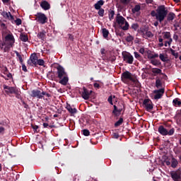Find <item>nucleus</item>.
Wrapping results in <instances>:
<instances>
[{
  "label": "nucleus",
  "mask_w": 181,
  "mask_h": 181,
  "mask_svg": "<svg viewBox=\"0 0 181 181\" xmlns=\"http://www.w3.org/2000/svg\"><path fill=\"white\" fill-rule=\"evenodd\" d=\"M168 13H169L168 8L165 6V5H160L157 7L156 11H152L151 15L156 18L158 22L162 23V22L165 21L166 16H168Z\"/></svg>",
  "instance_id": "1"
},
{
  "label": "nucleus",
  "mask_w": 181,
  "mask_h": 181,
  "mask_svg": "<svg viewBox=\"0 0 181 181\" xmlns=\"http://www.w3.org/2000/svg\"><path fill=\"white\" fill-rule=\"evenodd\" d=\"M57 77L59 78V84H62V86H67V83H69V75L64 70V68H63L62 66H59L57 68Z\"/></svg>",
  "instance_id": "2"
},
{
  "label": "nucleus",
  "mask_w": 181,
  "mask_h": 181,
  "mask_svg": "<svg viewBox=\"0 0 181 181\" xmlns=\"http://www.w3.org/2000/svg\"><path fill=\"white\" fill-rule=\"evenodd\" d=\"M116 22L119 25V26L124 25V26L121 27L122 30H128V29H129V23L127 21L125 18L119 15V13L116 16Z\"/></svg>",
  "instance_id": "3"
},
{
  "label": "nucleus",
  "mask_w": 181,
  "mask_h": 181,
  "mask_svg": "<svg viewBox=\"0 0 181 181\" xmlns=\"http://www.w3.org/2000/svg\"><path fill=\"white\" fill-rule=\"evenodd\" d=\"M35 21L37 22H39V23H41V25H45V23H47V16H46V14L43 13H37V14L35 15Z\"/></svg>",
  "instance_id": "4"
},
{
  "label": "nucleus",
  "mask_w": 181,
  "mask_h": 181,
  "mask_svg": "<svg viewBox=\"0 0 181 181\" xmlns=\"http://www.w3.org/2000/svg\"><path fill=\"white\" fill-rule=\"evenodd\" d=\"M123 57V62H125L127 64H132L134 63V56L128 52H123L122 53Z\"/></svg>",
  "instance_id": "5"
},
{
  "label": "nucleus",
  "mask_w": 181,
  "mask_h": 181,
  "mask_svg": "<svg viewBox=\"0 0 181 181\" xmlns=\"http://www.w3.org/2000/svg\"><path fill=\"white\" fill-rule=\"evenodd\" d=\"M121 78L122 81H127V80H129V81H132L133 83H135V78H134V75L128 71H126L122 74Z\"/></svg>",
  "instance_id": "6"
},
{
  "label": "nucleus",
  "mask_w": 181,
  "mask_h": 181,
  "mask_svg": "<svg viewBox=\"0 0 181 181\" xmlns=\"http://www.w3.org/2000/svg\"><path fill=\"white\" fill-rule=\"evenodd\" d=\"M149 69H151V73H153L152 76H163V78L166 80L168 78V76L162 72V69L159 68H152V66H149Z\"/></svg>",
  "instance_id": "7"
},
{
  "label": "nucleus",
  "mask_w": 181,
  "mask_h": 181,
  "mask_svg": "<svg viewBox=\"0 0 181 181\" xmlns=\"http://www.w3.org/2000/svg\"><path fill=\"white\" fill-rule=\"evenodd\" d=\"M4 42H6V45H9V46H14L15 37H13V34H12V33L7 34L4 37Z\"/></svg>",
  "instance_id": "8"
},
{
  "label": "nucleus",
  "mask_w": 181,
  "mask_h": 181,
  "mask_svg": "<svg viewBox=\"0 0 181 181\" xmlns=\"http://www.w3.org/2000/svg\"><path fill=\"white\" fill-rule=\"evenodd\" d=\"M143 107L148 111V112L153 110V103L151 99H144L143 102Z\"/></svg>",
  "instance_id": "9"
},
{
  "label": "nucleus",
  "mask_w": 181,
  "mask_h": 181,
  "mask_svg": "<svg viewBox=\"0 0 181 181\" xmlns=\"http://www.w3.org/2000/svg\"><path fill=\"white\" fill-rule=\"evenodd\" d=\"M79 93L81 94V97L83 100H88L93 90H88L86 87H83L82 90H80Z\"/></svg>",
  "instance_id": "10"
},
{
  "label": "nucleus",
  "mask_w": 181,
  "mask_h": 181,
  "mask_svg": "<svg viewBox=\"0 0 181 181\" xmlns=\"http://www.w3.org/2000/svg\"><path fill=\"white\" fill-rule=\"evenodd\" d=\"M28 64L29 66H37V55L36 53H33L30 55V59L28 60Z\"/></svg>",
  "instance_id": "11"
},
{
  "label": "nucleus",
  "mask_w": 181,
  "mask_h": 181,
  "mask_svg": "<svg viewBox=\"0 0 181 181\" xmlns=\"http://www.w3.org/2000/svg\"><path fill=\"white\" fill-rule=\"evenodd\" d=\"M154 100H160L162 97H163V94H165V88H162L158 90H153Z\"/></svg>",
  "instance_id": "12"
},
{
  "label": "nucleus",
  "mask_w": 181,
  "mask_h": 181,
  "mask_svg": "<svg viewBox=\"0 0 181 181\" xmlns=\"http://www.w3.org/2000/svg\"><path fill=\"white\" fill-rule=\"evenodd\" d=\"M30 97H33V98H38L39 100H42V95H40V90L35 89L31 90L30 93Z\"/></svg>",
  "instance_id": "13"
},
{
  "label": "nucleus",
  "mask_w": 181,
  "mask_h": 181,
  "mask_svg": "<svg viewBox=\"0 0 181 181\" xmlns=\"http://www.w3.org/2000/svg\"><path fill=\"white\" fill-rule=\"evenodd\" d=\"M1 16H3L4 19H8V21H11L12 23H13L15 18H13V16H12L11 12L3 11L1 13Z\"/></svg>",
  "instance_id": "14"
},
{
  "label": "nucleus",
  "mask_w": 181,
  "mask_h": 181,
  "mask_svg": "<svg viewBox=\"0 0 181 181\" xmlns=\"http://www.w3.org/2000/svg\"><path fill=\"white\" fill-rule=\"evenodd\" d=\"M3 87L5 90V93H6L7 94H15V92L17 90L15 87H10L6 85H4Z\"/></svg>",
  "instance_id": "15"
},
{
  "label": "nucleus",
  "mask_w": 181,
  "mask_h": 181,
  "mask_svg": "<svg viewBox=\"0 0 181 181\" xmlns=\"http://www.w3.org/2000/svg\"><path fill=\"white\" fill-rule=\"evenodd\" d=\"M40 5L44 11H49V9H50V4H49V2L47 1H41Z\"/></svg>",
  "instance_id": "16"
},
{
  "label": "nucleus",
  "mask_w": 181,
  "mask_h": 181,
  "mask_svg": "<svg viewBox=\"0 0 181 181\" xmlns=\"http://www.w3.org/2000/svg\"><path fill=\"white\" fill-rule=\"evenodd\" d=\"M37 37L42 40V42H45V40H46V31L43 30L41 32H38Z\"/></svg>",
  "instance_id": "17"
},
{
  "label": "nucleus",
  "mask_w": 181,
  "mask_h": 181,
  "mask_svg": "<svg viewBox=\"0 0 181 181\" xmlns=\"http://www.w3.org/2000/svg\"><path fill=\"white\" fill-rule=\"evenodd\" d=\"M170 176L174 181H179V179H180V174H179L177 171H172Z\"/></svg>",
  "instance_id": "18"
},
{
  "label": "nucleus",
  "mask_w": 181,
  "mask_h": 181,
  "mask_svg": "<svg viewBox=\"0 0 181 181\" xmlns=\"http://www.w3.org/2000/svg\"><path fill=\"white\" fill-rule=\"evenodd\" d=\"M140 32H141L143 37H145V36H146L147 37H152L153 36V33H152V32L146 31V30H145V29L141 30ZM145 32H146V33H145Z\"/></svg>",
  "instance_id": "19"
},
{
  "label": "nucleus",
  "mask_w": 181,
  "mask_h": 181,
  "mask_svg": "<svg viewBox=\"0 0 181 181\" xmlns=\"http://www.w3.org/2000/svg\"><path fill=\"white\" fill-rule=\"evenodd\" d=\"M166 18L167 21L169 22V23H170V22H173V19L176 18V14H175V13L173 12H170L169 13H168Z\"/></svg>",
  "instance_id": "20"
},
{
  "label": "nucleus",
  "mask_w": 181,
  "mask_h": 181,
  "mask_svg": "<svg viewBox=\"0 0 181 181\" xmlns=\"http://www.w3.org/2000/svg\"><path fill=\"white\" fill-rule=\"evenodd\" d=\"M158 132L159 134H160V135H163V136H166V135H168V129H166L163 125H160L158 127Z\"/></svg>",
  "instance_id": "21"
},
{
  "label": "nucleus",
  "mask_w": 181,
  "mask_h": 181,
  "mask_svg": "<svg viewBox=\"0 0 181 181\" xmlns=\"http://www.w3.org/2000/svg\"><path fill=\"white\" fill-rule=\"evenodd\" d=\"M66 108L70 114H77V109L76 107L73 108L71 105L67 104Z\"/></svg>",
  "instance_id": "22"
},
{
  "label": "nucleus",
  "mask_w": 181,
  "mask_h": 181,
  "mask_svg": "<svg viewBox=\"0 0 181 181\" xmlns=\"http://www.w3.org/2000/svg\"><path fill=\"white\" fill-rule=\"evenodd\" d=\"M173 105L174 107H181V100L179 98H176L173 100Z\"/></svg>",
  "instance_id": "23"
},
{
  "label": "nucleus",
  "mask_w": 181,
  "mask_h": 181,
  "mask_svg": "<svg viewBox=\"0 0 181 181\" xmlns=\"http://www.w3.org/2000/svg\"><path fill=\"white\" fill-rule=\"evenodd\" d=\"M162 81L160 80V78L159 76H157L156 78V88H162Z\"/></svg>",
  "instance_id": "24"
},
{
  "label": "nucleus",
  "mask_w": 181,
  "mask_h": 181,
  "mask_svg": "<svg viewBox=\"0 0 181 181\" xmlns=\"http://www.w3.org/2000/svg\"><path fill=\"white\" fill-rule=\"evenodd\" d=\"M179 165V161L175 158H172L171 159V168H173V169L177 168V165Z\"/></svg>",
  "instance_id": "25"
},
{
  "label": "nucleus",
  "mask_w": 181,
  "mask_h": 181,
  "mask_svg": "<svg viewBox=\"0 0 181 181\" xmlns=\"http://www.w3.org/2000/svg\"><path fill=\"white\" fill-rule=\"evenodd\" d=\"M103 5H104V1H98L94 5L95 9H96V11H98L99 9H101V6H103Z\"/></svg>",
  "instance_id": "26"
},
{
  "label": "nucleus",
  "mask_w": 181,
  "mask_h": 181,
  "mask_svg": "<svg viewBox=\"0 0 181 181\" xmlns=\"http://www.w3.org/2000/svg\"><path fill=\"white\" fill-rule=\"evenodd\" d=\"M159 57L160 60H161V62H163L164 63H168V62H170V59H169L168 57H165L163 54H160Z\"/></svg>",
  "instance_id": "27"
},
{
  "label": "nucleus",
  "mask_w": 181,
  "mask_h": 181,
  "mask_svg": "<svg viewBox=\"0 0 181 181\" xmlns=\"http://www.w3.org/2000/svg\"><path fill=\"white\" fill-rule=\"evenodd\" d=\"M20 40L21 42H28V40H29V37L26 34L21 33L20 35Z\"/></svg>",
  "instance_id": "28"
},
{
  "label": "nucleus",
  "mask_w": 181,
  "mask_h": 181,
  "mask_svg": "<svg viewBox=\"0 0 181 181\" xmlns=\"http://www.w3.org/2000/svg\"><path fill=\"white\" fill-rule=\"evenodd\" d=\"M148 59H149V60H153V59H156L158 57H159V54H152V53H148L147 55Z\"/></svg>",
  "instance_id": "29"
},
{
  "label": "nucleus",
  "mask_w": 181,
  "mask_h": 181,
  "mask_svg": "<svg viewBox=\"0 0 181 181\" xmlns=\"http://www.w3.org/2000/svg\"><path fill=\"white\" fill-rule=\"evenodd\" d=\"M102 33H103V37L105 39H107V37H108V35H110V31H108V30H107V28H103Z\"/></svg>",
  "instance_id": "30"
},
{
  "label": "nucleus",
  "mask_w": 181,
  "mask_h": 181,
  "mask_svg": "<svg viewBox=\"0 0 181 181\" xmlns=\"http://www.w3.org/2000/svg\"><path fill=\"white\" fill-rule=\"evenodd\" d=\"M122 122H124V118L119 117V120L115 123V128H117V127H120V125H122Z\"/></svg>",
  "instance_id": "31"
},
{
  "label": "nucleus",
  "mask_w": 181,
  "mask_h": 181,
  "mask_svg": "<svg viewBox=\"0 0 181 181\" xmlns=\"http://www.w3.org/2000/svg\"><path fill=\"white\" fill-rule=\"evenodd\" d=\"M170 53H171V54L174 56L175 59H177V57H179V53H177V52L175 51L172 48L170 49Z\"/></svg>",
  "instance_id": "32"
},
{
  "label": "nucleus",
  "mask_w": 181,
  "mask_h": 181,
  "mask_svg": "<svg viewBox=\"0 0 181 181\" xmlns=\"http://www.w3.org/2000/svg\"><path fill=\"white\" fill-rule=\"evenodd\" d=\"M139 11H141V6L139 5H136L134 8L132 9L133 13H136V12H139Z\"/></svg>",
  "instance_id": "33"
},
{
  "label": "nucleus",
  "mask_w": 181,
  "mask_h": 181,
  "mask_svg": "<svg viewBox=\"0 0 181 181\" xmlns=\"http://www.w3.org/2000/svg\"><path fill=\"white\" fill-rule=\"evenodd\" d=\"M14 53H16L21 64H22L23 63V59L22 58V55H21V54H19V52L18 51H14Z\"/></svg>",
  "instance_id": "34"
},
{
  "label": "nucleus",
  "mask_w": 181,
  "mask_h": 181,
  "mask_svg": "<svg viewBox=\"0 0 181 181\" xmlns=\"http://www.w3.org/2000/svg\"><path fill=\"white\" fill-rule=\"evenodd\" d=\"M11 47H13V45H9V44H6V46L4 48V53L9 52V50H11Z\"/></svg>",
  "instance_id": "35"
},
{
  "label": "nucleus",
  "mask_w": 181,
  "mask_h": 181,
  "mask_svg": "<svg viewBox=\"0 0 181 181\" xmlns=\"http://www.w3.org/2000/svg\"><path fill=\"white\" fill-rule=\"evenodd\" d=\"M129 35L126 37V41L128 42V43H131V42L134 41V37L131 35V34H128Z\"/></svg>",
  "instance_id": "36"
},
{
  "label": "nucleus",
  "mask_w": 181,
  "mask_h": 181,
  "mask_svg": "<svg viewBox=\"0 0 181 181\" xmlns=\"http://www.w3.org/2000/svg\"><path fill=\"white\" fill-rule=\"evenodd\" d=\"M151 64H153V66H159V64H160V62L157 59H151Z\"/></svg>",
  "instance_id": "37"
},
{
  "label": "nucleus",
  "mask_w": 181,
  "mask_h": 181,
  "mask_svg": "<svg viewBox=\"0 0 181 181\" xmlns=\"http://www.w3.org/2000/svg\"><path fill=\"white\" fill-rule=\"evenodd\" d=\"M13 23H16L17 26L22 25V20L21 18H16V20H13Z\"/></svg>",
  "instance_id": "38"
},
{
  "label": "nucleus",
  "mask_w": 181,
  "mask_h": 181,
  "mask_svg": "<svg viewBox=\"0 0 181 181\" xmlns=\"http://www.w3.org/2000/svg\"><path fill=\"white\" fill-rule=\"evenodd\" d=\"M115 15V11H111L109 13V19L110 21H112V19H114V16Z\"/></svg>",
  "instance_id": "39"
},
{
  "label": "nucleus",
  "mask_w": 181,
  "mask_h": 181,
  "mask_svg": "<svg viewBox=\"0 0 181 181\" xmlns=\"http://www.w3.org/2000/svg\"><path fill=\"white\" fill-rule=\"evenodd\" d=\"M40 95L42 98H43L44 95H46V97H47L48 98L52 97V95L49 93H47L45 91H42V92L40 91Z\"/></svg>",
  "instance_id": "40"
},
{
  "label": "nucleus",
  "mask_w": 181,
  "mask_h": 181,
  "mask_svg": "<svg viewBox=\"0 0 181 181\" xmlns=\"http://www.w3.org/2000/svg\"><path fill=\"white\" fill-rule=\"evenodd\" d=\"M113 107L114 110H112V114L116 117H118V108L117 107V105H114Z\"/></svg>",
  "instance_id": "41"
},
{
  "label": "nucleus",
  "mask_w": 181,
  "mask_h": 181,
  "mask_svg": "<svg viewBox=\"0 0 181 181\" xmlns=\"http://www.w3.org/2000/svg\"><path fill=\"white\" fill-rule=\"evenodd\" d=\"M37 64H38V66H45V61L42 59H37Z\"/></svg>",
  "instance_id": "42"
},
{
  "label": "nucleus",
  "mask_w": 181,
  "mask_h": 181,
  "mask_svg": "<svg viewBox=\"0 0 181 181\" xmlns=\"http://www.w3.org/2000/svg\"><path fill=\"white\" fill-rule=\"evenodd\" d=\"M105 12V11H104V8H100V9L98 10V14L99 15V16L103 17V16H104Z\"/></svg>",
  "instance_id": "43"
},
{
  "label": "nucleus",
  "mask_w": 181,
  "mask_h": 181,
  "mask_svg": "<svg viewBox=\"0 0 181 181\" xmlns=\"http://www.w3.org/2000/svg\"><path fill=\"white\" fill-rule=\"evenodd\" d=\"M82 132H83V135H84V136H90V131L88 129H83V130H82Z\"/></svg>",
  "instance_id": "44"
},
{
  "label": "nucleus",
  "mask_w": 181,
  "mask_h": 181,
  "mask_svg": "<svg viewBox=\"0 0 181 181\" xmlns=\"http://www.w3.org/2000/svg\"><path fill=\"white\" fill-rule=\"evenodd\" d=\"M14 94L16 98H18V100L21 99V91H19V90L17 89Z\"/></svg>",
  "instance_id": "45"
},
{
  "label": "nucleus",
  "mask_w": 181,
  "mask_h": 181,
  "mask_svg": "<svg viewBox=\"0 0 181 181\" xmlns=\"http://www.w3.org/2000/svg\"><path fill=\"white\" fill-rule=\"evenodd\" d=\"M164 39H170V32H165L164 33Z\"/></svg>",
  "instance_id": "46"
},
{
  "label": "nucleus",
  "mask_w": 181,
  "mask_h": 181,
  "mask_svg": "<svg viewBox=\"0 0 181 181\" xmlns=\"http://www.w3.org/2000/svg\"><path fill=\"white\" fill-rule=\"evenodd\" d=\"M132 29H134V30H136L138 28H139V25L138 23H133L131 26Z\"/></svg>",
  "instance_id": "47"
},
{
  "label": "nucleus",
  "mask_w": 181,
  "mask_h": 181,
  "mask_svg": "<svg viewBox=\"0 0 181 181\" xmlns=\"http://www.w3.org/2000/svg\"><path fill=\"white\" fill-rule=\"evenodd\" d=\"M172 42H173L172 38H170V39H169V41H165V42L164 46H165V47H168V45L169 46H170V44L172 43Z\"/></svg>",
  "instance_id": "48"
},
{
  "label": "nucleus",
  "mask_w": 181,
  "mask_h": 181,
  "mask_svg": "<svg viewBox=\"0 0 181 181\" xmlns=\"http://www.w3.org/2000/svg\"><path fill=\"white\" fill-rule=\"evenodd\" d=\"M135 85H136V87H137V88H141V83L139 82V81H138L137 79L135 78Z\"/></svg>",
  "instance_id": "49"
},
{
  "label": "nucleus",
  "mask_w": 181,
  "mask_h": 181,
  "mask_svg": "<svg viewBox=\"0 0 181 181\" xmlns=\"http://www.w3.org/2000/svg\"><path fill=\"white\" fill-rule=\"evenodd\" d=\"M5 131V127L0 126V135H4Z\"/></svg>",
  "instance_id": "50"
},
{
  "label": "nucleus",
  "mask_w": 181,
  "mask_h": 181,
  "mask_svg": "<svg viewBox=\"0 0 181 181\" xmlns=\"http://www.w3.org/2000/svg\"><path fill=\"white\" fill-rule=\"evenodd\" d=\"M173 134H175V129L174 128H172L171 129L168 131V135H169L170 136L173 135Z\"/></svg>",
  "instance_id": "51"
},
{
  "label": "nucleus",
  "mask_w": 181,
  "mask_h": 181,
  "mask_svg": "<svg viewBox=\"0 0 181 181\" xmlns=\"http://www.w3.org/2000/svg\"><path fill=\"white\" fill-rule=\"evenodd\" d=\"M134 57L137 59V60H140L141 54H139V53H138L137 52H134Z\"/></svg>",
  "instance_id": "52"
},
{
  "label": "nucleus",
  "mask_w": 181,
  "mask_h": 181,
  "mask_svg": "<svg viewBox=\"0 0 181 181\" xmlns=\"http://www.w3.org/2000/svg\"><path fill=\"white\" fill-rule=\"evenodd\" d=\"M33 129H34L35 132H39L38 129H39V126L37 125H32L31 126Z\"/></svg>",
  "instance_id": "53"
},
{
  "label": "nucleus",
  "mask_w": 181,
  "mask_h": 181,
  "mask_svg": "<svg viewBox=\"0 0 181 181\" xmlns=\"http://www.w3.org/2000/svg\"><path fill=\"white\" fill-rule=\"evenodd\" d=\"M107 101L111 105H114V103H112V95L109 96Z\"/></svg>",
  "instance_id": "54"
},
{
  "label": "nucleus",
  "mask_w": 181,
  "mask_h": 181,
  "mask_svg": "<svg viewBox=\"0 0 181 181\" xmlns=\"http://www.w3.org/2000/svg\"><path fill=\"white\" fill-rule=\"evenodd\" d=\"M4 46H6V42H0V49L2 50L4 49Z\"/></svg>",
  "instance_id": "55"
},
{
  "label": "nucleus",
  "mask_w": 181,
  "mask_h": 181,
  "mask_svg": "<svg viewBox=\"0 0 181 181\" xmlns=\"http://www.w3.org/2000/svg\"><path fill=\"white\" fill-rule=\"evenodd\" d=\"M2 73L4 74H6V73H8V68L6 66H4L2 69Z\"/></svg>",
  "instance_id": "56"
},
{
  "label": "nucleus",
  "mask_w": 181,
  "mask_h": 181,
  "mask_svg": "<svg viewBox=\"0 0 181 181\" xmlns=\"http://www.w3.org/2000/svg\"><path fill=\"white\" fill-rule=\"evenodd\" d=\"M173 26H174V28H181L180 23H179V22L175 23Z\"/></svg>",
  "instance_id": "57"
},
{
  "label": "nucleus",
  "mask_w": 181,
  "mask_h": 181,
  "mask_svg": "<svg viewBox=\"0 0 181 181\" xmlns=\"http://www.w3.org/2000/svg\"><path fill=\"white\" fill-rule=\"evenodd\" d=\"M22 64V70L23 71H28V69H26V66L25 65V64Z\"/></svg>",
  "instance_id": "58"
},
{
  "label": "nucleus",
  "mask_w": 181,
  "mask_h": 181,
  "mask_svg": "<svg viewBox=\"0 0 181 181\" xmlns=\"http://www.w3.org/2000/svg\"><path fill=\"white\" fill-rule=\"evenodd\" d=\"M113 138H115V139H118V138H119V134L118 133H114Z\"/></svg>",
  "instance_id": "59"
},
{
  "label": "nucleus",
  "mask_w": 181,
  "mask_h": 181,
  "mask_svg": "<svg viewBox=\"0 0 181 181\" xmlns=\"http://www.w3.org/2000/svg\"><path fill=\"white\" fill-rule=\"evenodd\" d=\"M93 87H95V88H98V89H99L100 88V83H93Z\"/></svg>",
  "instance_id": "60"
},
{
  "label": "nucleus",
  "mask_w": 181,
  "mask_h": 181,
  "mask_svg": "<svg viewBox=\"0 0 181 181\" xmlns=\"http://www.w3.org/2000/svg\"><path fill=\"white\" fill-rule=\"evenodd\" d=\"M0 26L2 29H6V24H5L4 23H1L0 24Z\"/></svg>",
  "instance_id": "61"
},
{
  "label": "nucleus",
  "mask_w": 181,
  "mask_h": 181,
  "mask_svg": "<svg viewBox=\"0 0 181 181\" xmlns=\"http://www.w3.org/2000/svg\"><path fill=\"white\" fill-rule=\"evenodd\" d=\"M139 53H141V54H144V53H145V48L142 47L140 48V49L139 50Z\"/></svg>",
  "instance_id": "62"
},
{
  "label": "nucleus",
  "mask_w": 181,
  "mask_h": 181,
  "mask_svg": "<svg viewBox=\"0 0 181 181\" xmlns=\"http://www.w3.org/2000/svg\"><path fill=\"white\" fill-rule=\"evenodd\" d=\"M23 105H24V108H29V105H28L26 103L23 102Z\"/></svg>",
  "instance_id": "63"
},
{
  "label": "nucleus",
  "mask_w": 181,
  "mask_h": 181,
  "mask_svg": "<svg viewBox=\"0 0 181 181\" xmlns=\"http://www.w3.org/2000/svg\"><path fill=\"white\" fill-rule=\"evenodd\" d=\"M173 39H174V40H177V39H179V36L176 34H174Z\"/></svg>",
  "instance_id": "64"
}]
</instances>
